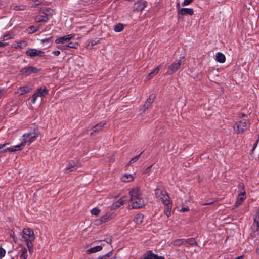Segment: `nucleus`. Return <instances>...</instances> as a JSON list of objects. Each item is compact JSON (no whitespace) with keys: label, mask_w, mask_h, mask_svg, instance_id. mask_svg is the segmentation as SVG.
I'll use <instances>...</instances> for the list:
<instances>
[{"label":"nucleus","mask_w":259,"mask_h":259,"mask_svg":"<svg viewBox=\"0 0 259 259\" xmlns=\"http://www.w3.org/2000/svg\"><path fill=\"white\" fill-rule=\"evenodd\" d=\"M133 221L136 224L138 225L142 224L143 221V215L141 213L136 214L134 217Z\"/></svg>","instance_id":"nucleus-25"},{"label":"nucleus","mask_w":259,"mask_h":259,"mask_svg":"<svg viewBox=\"0 0 259 259\" xmlns=\"http://www.w3.org/2000/svg\"><path fill=\"white\" fill-rule=\"evenodd\" d=\"M28 250H29V252L30 253H32L33 252V247H31V248H28Z\"/></svg>","instance_id":"nucleus-58"},{"label":"nucleus","mask_w":259,"mask_h":259,"mask_svg":"<svg viewBox=\"0 0 259 259\" xmlns=\"http://www.w3.org/2000/svg\"><path fill=\"white\" fill-rule=\"evenodd\" d=\"M80 166V164L77 160L70 161L66 168V172H70L76 170Z\"/></svg>","instance_id":"nucleus-11"},{"label":"nucleus","mask_w":259,"mask_h":259,"mask_svg":"<svg viewBox=\"0 0 259 259\" xmlns=\"http://www.w3.org/2000/svg\"><path fill=\"white\" fill-rule=\"evenodd\" d=\"M247 121L246 119L241 120L237 122H236L234 125V129L238 133L243 132L247 128Z\"/></svg>","instance_id":"nucleus-6"},{"label":"nucleus","mask_w":259,"mask_h":259,"mask_svg":"<svg viewBox=\"0 0 259 259\" xmlns=\"http://www.w3.org/2000/svg\"><path fill=\"white\" fill-rule=\"evenodd\" d=\"M52 54L56 56H58L60 54V51L59 50H56L52 52Z\"/></svg>","instance_id":"nucleus-53"},{"label":"nucleus","mask_w":259,"mask_h":259,"mask_svg":"<svg viewBox=\"0 0 259 259\" xmlns=\"http://www.w3.org/2000/svg\"><path fill=\"white\" fill-rule=\"evenodd\" d=\"M213 203V202H210L206 203H204L202 204V205H210Z\"/></svg>","instance_id":"nucleus-60"},{"label":"nucleus","mask_w":259,"mask_h":259,"mask_svg":"<svg viewBox=\"0 0 259 259\" xmlns=\"http://www.w3.org/2000/svg\"><path fill=\"white\" fill-rule=\"evenodd\" d=\"M5 254H6L5 250L4 248L1 247L0 248V257L2 258V257H4L5 255Z\"/></svg>","instance_id":"nucleus-46"},{"label":"nucleus","mask_w":259,"mask_h":259,"mask_svg":"<svg viewBox=\"0 0 259 259\" xmlns=\"http://www.w3.org/2000/svg\"><path fill=\"white\" fill-rule=\"evenodd\" d=\"M181 64V60H179L174 62L169 66L168 70L167 71V74L168 75L172 74L179 69Z\"/></svg>","instance_id":"nucleus-12"},{"label":"nucleus","mask_w":259,"mask_h":259,"mask_svg":"<svg viewBox=\"0 0 259 259\" xmlns=\"http://www.w3.org/2000/svg\"><path fill=\"white\" fill-rule=\"evenodd\" d=\"M131 196L130 201H135V199L139 198H144L139 187L133 188L129 192Z\"/></svg>","instance_id":"nucleus-9"},{"label":"nucleus","mask_w":259,"mask_h":259,"mask_svg":"<svg viewBox=\"0 0 259 259\" xmlns=\"http://www.w3.org/2000/svg\"><path fill=\"white\" fill-rule=\"evenodd\" d=\"M189 210V208L188 207H182L181 209V211L182 212H185V211H187Z\"/></svg>","instance_id":"nucleus-54"},{"label":"nucleus","mask_w":259,"mask_h":259,"mask_svg":"<svg viewBox=\"0 0 259 259\" xmlns=\"http://www.w3.org/2000/svg\"><path fill=\"white\" fill-rule=\"evenodd\" d=\"M243 258H244V256L241 255V256H238V257L235 258L234 259H243Z\"/></svg>","instance_id":"nucleus-61"},{"label":"nucleus","mask_w":259,"mask_h":259,"mask_svg":"<svg viewBox=\"0 0 259 259\" xmlns=\"http://www.w3.org/2000/svg\"><path fill=\"white\" fill-rule=\"evenodd\" d=\"M21 250L22 253L21 254L20 258L22 259H27L28 256L27 249L23 247Z\"/></svg>","instance_id":"nucleus-36"},{"label":"nucleus","mask_w":259,"mask_h":259,"mask_svg":"<svg viewBox=\"0 0 259 259\" xmlns=\"http://www.w3.org/2000/svg\"><path fill=\"white\" fill-rule=\"evenodd\" d=\"M106 124V122L102 121L95 125L93 128V132H96L101 131Z\"/></svg>","instance_id":"nucleus-23"},{"label":"nucleus","mask_w":259,"mask_h":259,"mask_svg":"<svg viewBox=\"0 0 259 259\" xmlns=\"http://www.w3.org/2000/svg\"><path fill=\"white\" fill-rule=\"evenodd\" d=\"M52 38V36H50L49 37L45 38L44 39H41V41L42 43L50 42V41L51 40Z\"/></svg>","instance_id":"nucleus-47"},{"label":"nucleus","mask_w":259,"mask_h":259,"mask_svg":"<svg viewBox=\"0 0 259 259\" xmlns=\"http://www.w3.org/2000/svg\"><path fill=\"white\" fill-rule=\"evenodd\" d=\"M110 219H111V215L106 214L105 215L102 216L99 219L96 220L95 224L97 225H101L103 223L108 221Z\"/></svg>","instance_id":"nucleus-17"},{"label":"nucleus","mask_w":259,"mask_h":259,"mask_svg":"<svg viewBox=\"0 0 259 259\" xmlns=\"http://www.w3.org/2000/svg\"><path fill=\"white\" fill-rule=\"evenodd\" d=\"M216 61L221 63H224L226 61V57L222 53L218 52L216 55Z\"/></svg>","instance_id":"nucleus-24"},{"label":"nucleus","mask_w":259,"mask_h":259,"mask_svg":"<svg viewBox=\"0 0 259 259\" xmlns=\"http://www.w3.org/2000/svg\"><path fill=\"white\" fill-rule=\"evenodd\" d=\"M155 98V95L153 94L150 95L147 101L145 103L143 107L141 109L140 111L141 113L145 112L148 108L151 106L152 103L153 102Z\"/></svg>","instance_id":"nucleus-10"},{"label":"nucleus","mask_w":259,"mask_h":259,"mask_svg":"<svg viewBox=\"0 0 259 259\" xmlns=\"http://www.w3.org/2000/svg\"><path fill=\"white\" fill-rule=\"evenodd\" d=\"M5 93V90L4 89H0V95H2Z\"/></svg>","instance_id":"nucleus-62"},{"label":"nucleus","mask_w":259,"mask_h":259,"mask_svg":"<svg viewBox=\"0 0 259 259\" xmlns=\"http://www.w3.org/2000/svg\"><path fill=\"white\" fill-rule=\"evenodd\" d=\"M165 206L164 213L167 217H169L171 214V210L172 206V203L171 200L163 203Z\"/></svg>","instance_id":"nucleus-18"},{"label":"nucleus","mask_w":259,"mask_h":259,"mask_svg":"<svg viewBox=\"0 0 259 259\" xmlns=\"http://www.w3.org/2000/svg\"><path fill=\"white\" fill-rule=\"evenodd\" d=\"M35 2L36 3H35V5H39V1L38 0H34Z\"/></svg>","instance_id":"nucleus-63"},{"label":"nucleus","mask_w":259,"mask_h":259,"mask_svg":"<svg viewBox=\"0 0 259 259\" xmlns=\"http://www.w3.org/2000/svg\"><path fill=\"white\" fill-rule=\"evenodd\" d=\"M185 239L181 238L177 239L173 241L172 244L174 246H180L181 245H185Z\"/></svg>","instance_id":"nucleus-27"},{"label":"nucleus","mask_w":259,"mask_h":259,"mask_svg":"<svg viewBox=\"0 0 259 259\" xmlns=\"http://www.w3.org/2000/svg\"><path fill=\"white\" fill-rule=\"evenodd\" d=\"M253 229L255 231H258L259 229V222H255L254 221L253 224Z\"/></svg>","instance_id":"nucleus-43"},{"label":"nucleus","mask_w":259,"mask_h":259,"mask_svg":"<svg viewBox=\"0 0 259 259\" xmlns=\"http://www.w3.org/2000/svg\"><path fill=\"white\" fill-rule=\"evenodd\" d=\"M8 45V42H2L0 41V48H3Z\"/></svg>","instance_id":"nucleus-52"},{"label":"nucleus","mask_w":259,"mask_h":259,"mask_svg":"<svg viewBox=\"0 0 259 259\" xmlns=\"http://www.w3.org/2000/svg\"><path fill=\"white\" fill-rule=\"evenodd\" d=\"M238 187L241 188V191L238 193V198L234 205V207H238L243 201L246 198V192L244 189V186L242 183H240Z\"/></svg>","instance_id":"nucleus-3"},{"label":"nucleus","mask_w":259,"mask_h":259,"mask_svg":"<svg viewBox=\"0 0 259 259\" xmlns=\"http://www.w3.org/2000/svg\"><path fill=\"white\" fill-rule=\"evenodd\" d=\"M152 166V165H151V166L148 167L146 168V169L143 172V174L149 173L151 170V168Z\"/></svg>","instance_id":"nucleus-51"},{"label":"nucleus","mask_w":259,"mask_h":259,"mask_svg":"<svg viewBox=\"0 0 259 259\" xmlns=\"http://www.w3.org/2000/svg\"><path fill=\"white\" fill-rule=\"evenodd\" d=\"M256 251V253H257L258 254H259V246H258V247L257 248Z\"/></svg>","instance_id":"nucleus-64"},{"label":"nucleus","mask_w":259,"mask_h":259,"mask_svg":"<svg viewBox=\"0 0 259 259\" xmlns=\"http://www.w3.org/2000/svg\"><path fill=\"white\" fill-rule=\"evenodd\" d=\"M39 71V69L34 66H27L23 68L20 73L22 75L29 76L31 74H36Z\"/></svg>","instance_id":"nucleus-7"},{"label":"nucleus","mask_w":259,"mask_h":259,"mask_svg":"<svg viewBox=\"0 0 259 259\" xmlns=\"http://www.w3.org/2000/svg\"><path fill=\"white\" fill-rule=\"evenodd\" d=\"M125 200H123V198H121L119 199L115 204V208H118L120 207L121 205H122L124 202Z\"/></svg>","instance_id":"nucleus-38"},{"label":"nucleus","mask_w":259,"mask_h":259,"mask_svg":"<svg viewBox=\"0 0 259 259\" xmlns=\"http://www.w3.org/2000/svg\"><path fill=\"white\" fill-rule=\"evenodd\" d=\"M147 6L146 1H139L135 3L134 6V10L137 11H142Z\"/></svg>","instance_id":"nucleus-15"},{"label":"nucleus","mask_w":259,"mask_h":259,"mask_svg":"<svg viewBox=\"0 0 259 259\" xmlns=\"http://www.w3.org/2000/svg\"><path fill=\"white\" fill-rule=\"evenodd\" d=\"M24 146V142H21V143L19 145L14 146L12 147L7 148L8 149V151H10L11 152H15L16 151H19L22 150Z\"/></svg>","instance_id":"nucleus-20"},{"label":"nucleus","mask_w":259,"mask_h":259,"mask_svg":"<svg viewBox=\"0 0 259 259\" xmlns=\"http://www.w3.org/2000/svg\"><path fill=\"white\" fill-rule=\"evenodd\" d=\"M75 34H70L65 36H63L62 37H60L55 40V43L59 44H63L65 42H68L72 38H73L75 36Z\"/></svg>","instance_id":"nucleus-13"},{"label":"nucleus","mask_w":259,"mask_h":259,"mask_svg":"<svg viewBox=\"0 0 259 259\" xmlns=\"http://www.w3.org/2000/svg\"><path fill=\"white\" fill-rule=\"evenodd\" d=\"M48 93L49 90L46 86H43L37 88L36 92L33 94L32 96L31 102L33 104H35L36 103V99L38 97L41 98L44 97L47 95Z\"/></svg>","instance_id":"nucleus-2"},{"label":"nucleus","mask_w":259,"mask_h":259,"mask_svg":"<svg viewBox=\"0 0 259 259\" xmlns=\"http://www.w3.org/2000/svg\"><path fill=\"white\" fill-rule=\"evenodd\" d=\"M258 141H259V139H257V141L254 143V144L253 145V150H254L255 149V148L257 147V145L258 144Z\"/></svg>","instance_id":"nucleus-56"},{"label":"nucleus","mask_w":259,"mask_h":259,"mask_svg":"<svg viewBox=\"0 0 259 259\" xmlns=\"http://www.w3.org/2000/svg\"><path fill=\"white\" fill-rule=\"evenodd\" d=\"M98 259H116V256H114L113 257H111L110 258H106V256H105L104 255L102 256H99Z\"/></svg>","instance_id":"nucleus-50"},{"label":"nucleus","mask_w":259,"mask_h":259,"mask_svg":"<svg viewBox=\"0 0 259 259\" xmlns=\"http://www.w3.org/2000/svg\"><path fill=\"white\" fill-rule=\"evenodd\" d=\"M100 212V210L97 208H94L91 211L92 214L96 216H98Z\"/></svg>","instance_id":"nucleus-40"},{"label":"nucleus","mask_w":259,"mask_h":259,"mask_svg":"<svg viewBox=\"0 0 259 259\" xmlns=\"http://www.w3.org/2000/svg\"><path fill=\"white\" fill-rule=\"evenodd\" d=\"M124 25L121 23H118L114 27V30L116 32H120L124 29Z\"/></svg>","instance_id":"nucleus-33"},{"label":"nucleus","mask_w":259,"mask_h":259,"mask_svg":"<svg viewBox=\"0 0 259 259\" xmlns=\"http://www.w3.org/2000/svg\"><path fill=\"white\" fill-rule=\"evenodd\" d=\"M10 144V143H6L3 144H0V154L2 153H4L6 152L8 150V148L4 149L5 147H6L7 145Z\"/></svg>","instance_id":"nucleus-35"},{"label":"nucleus","mask_w":259,"mask_h":259,"mask_svg":"<svg viewBox=\"0 0 259 259\" xmlns=\"http://www.w3.org/2000/svg\"><path fill=\"white\" fill-rule=\"evenodd\" d=\"M39 134V131L38 128H34L33 132H29L24 133L22 136L21 142H24V146L26 144L29 145L33 141H34Z\"/></svg>","instance_id":"nucleus-1"},{"label":"nucleus","mask_w":259,"mask_h":259,"mask_svg":"<svg viewBox=\"0 0 259 259\" xmlns=\"http://www.w3.org/2000/svg\"><path fill=\"white\" fill-rule=\"evenodd\" d=\"M99 41V39L98 38H96L91 41V42L87 45V48L88 49H91V47L98 44Z\"/></svg>","instance_id":"nucleus-34"},{"label":"nucleus","mask_w":259,"mask_h":259,"mask_svg":"<svg viewBox=\"0 0 259 259\" xmlns=\"http://www.w3.org/2000/svg\"><path fill=\"white\" fill-rule=\"evenodd\" d=\"M31 30L33 32H34L35 31H36V29H35V27L34 26H31L30 27Z\"/></svg>","instance_id":"nucleus-59"},{"label":"nucleus","mask_w":259,"mask_h":259,"mask_svg":"<svg viewBox=\"0 0 259 259\" xmlns=\"http://www.w3.org/2000/svg\"><path fill=\"white\" fill-rule=\"evenodd\" d=\"M112 253V251H111L107 253V254H105L104 255L106 256V258H109V257L111 256Z\"/></svg>","instance_id":"nucleus-55"},{"label":"nucleus","mask_w":259,"mask_h":259,"mask_svg":"<svg viewBox=\"0 0 259 259\" xmlns=\"http://www.w3.org/2000/svg\"><path fill=\"white\" fill-rule=\"evenodd\" d=\"M36 21L38 22H47L48 21V17L47 15H38L36 17Z\"/></svg>","instance_id":"nucleus-30"},{"label":"nucleus","mask_w":259,"mask_h":259,"mask_svg":"<svg viewBox=\"0 0 259 259\" xmlns=\"http://www.w3.org/2000/svg\"><path fill=\"white\" fill-rule=\"evenodd\" d=\"M78 44L76 42H70L67 46L68 47V48H73L76 49L78 46Z\"/></svg>","instance_id":"nucleus-39"},{"label":"nucleus","mask_w":259,"mask_h":259,"mask_svg":"<svg viewBox=\"0 0 259 259\" xmlns=\"http://www.w3.org/2000/svg\"><path fill=\"white\" fill-rule=\"evenodd\" d=\"M134 180L133 176L131 174H126L121 177V181L124 182H130Z\"/></svg>","instance_id":"nucleus-29"},{"label":"nucleus","mask_w":259,"mask_h":259,"mask_svg":"<svg viewBox=\"0 0 259 259\" xmlns=\"http://www.w3.org/2000/svg\"><path fill=\"white\" fill-rule=\"evenodd\" d=\"M132 203V207L134 209L141 208L145 206L148 201L145 198H139L135 199V201H131Z\"/></svg>","instance_id":"nucleus-5"},{"label":"nucleus","mask_w":259,"mask_h":259,"mask_svg":"<svg viewBox=\"0 0 259 259\" xmlns=\"http://www.w3.org/2000/svg\"><path fill=\"white\" fill-rule=\"evenodd\" d=\"M57 48L62 50H66L68 49V47L66 45H58Z\"/></svg>","instance_id":"nucleus-45"},{"label":"nucleus","mask_w":259,"mask_h":259,"mask_svg":"<svg viewBox=\"0 0 259 259\" xmlns=\"http://www.w3.org/2000/svg\"><path fill=\"white\" fill-rule=\"evenodd\" d=\"M155 193L156 197L159 200H160L163 203L170 200L168 193L165 191H162L160 188H156L155 190Z\"/></svg>","instance_id":"nucleus-4"},{"label":"nucleus","mask_w":259,"mask_h":259,"mask_svg":"<svg viewBox=\"0 0 259 259\" xmlns=\"http://www.w3.org/2000/svg\"><path fill=\"white\" fill-rule=\"evenodd\" d=\"M161 68V65H158L153 71H152L148 75V78L150 79L153 77L155 75L157 74Z\"/></svg>","instance_id":"nucleus-31"},{"label":"nucleus","mask_w":259,"mask_h":259,"mask_svg":"<svg viewBox=\"0 0 259 259\" xmlns=\"http://www.w3.org/2000/svg\"><path fill=\"white\" fill-rule=\"evenodd\" d=\"M140 259H164V257L158 256L157 254H154L152 250H149L144 255L143 258Z\"/></svg>","instance_id":"nucleus-14"},{"label":"nucleus","mask_w":259,"mask_h":259,"mask_svg":"<svg viewBox=\"0 0 259 259\" xmlns=\"http://www.w3.org/2000/svg\"><path fill=\"white\" fill-rule=\"evenodd\" d=\"M193 13V9L192 8H183L178 11V15H185L187 14L192 15Z\"/></svg>","instance_id":"nucleus-19"},{"label":"nucleus","mask_w":259,"mask_h":259,"mask_svg":"<svg viewBox=\"0 0 259 259\" xmlns=\"http://www.w3.org/2000/svg\"><path fill=\"white\" fill-rule=\"evenodd\" d=\"M31 88H30L27 85H25L23 87H20L19 88V91L16 92V94H18L19 96L23 95L27 93L30 92Z\"/></svg>","instance_id":"nucleus-22"},{"label":"nucleus","mask_w":259,"mask_h":259,"mask_svg":"<svg viewBox=\"0 0 259 259\" xmlns=\"http://www.w3.org/2000/svg\"><path fill=\"white\" fill-rule=\"evenodd\" d=\"M105 241H106L107 243H111L112 239L111 238H107L106 240H105Z\"/></svg>","instance_id":"nucleus-57"},{"label":"nucleus","mask_w":259,"mask_h":259,"mask_svg":"<svg viewBox=\"0 0 259 259\" xmlns=\"http://www.w3.org/2000/svg\"><path fill=\"white\" fill-rule=\"evenodd\" d=\"M50 11H52V10L49 8H45L42 10V13L47 16L48 13H49Z\"/></svg>","instance_id":"nucleus-44"},{"label":"nucleus","mask_w":259,"mask_h":259,"mask_svg":"<svg viewBox=\"0 0 259 259\" xmlns=\"http://www.w3.org/2000/svg\"><path fill=\"white\" fill-rule=\"evenodd\" d=\"M102 249V246L101 245L96 246L95 247H93L90 248V249L87 250V253L88 254H91L93 253H95L98 252Z\"/></svg>","instance_id":"nucleus-26"},{"label":"nucleus","mask_w":259,"mask_h":259,"mask_svg":"<svg viewBox=\"0 0 259 259\" xmlns=\"http://www.w3.org/2000/svg\"><path fill=\"white\" fill-rule=\"evenodd\" d=\"M13 37L12 36V34H5L3 36V41L8 40L10 39H12Z\"/></svg>","instance_id":"nucleus-41"},{"label":"nucleus","mask_w":259,"mask_h":259,"mask_svg":"<svg viewBox=\"0 0 259 259\" xmlns=\"http://www.w3.org/2000/svg\"><path fill=\"white\" fill-rule=\"evenodd\" d=\"M185 244L188 246H197V243L194 238H190L188 239H185Z\"/></svg>","instance_id":"nucleus-28"},{"label":"nucleus","mask_w":259,"mask_h":259,"mask_svg":"<svg viewBox=\"0 0 259 259\" xmlns=\"http://www.w3.org/2000/svg\"><path fill=\"white\" fill-rule=\"evenodd\" d=\"M23 233L28 237V239H31V240H34L35 236L34 232L32 229L30 228H24L23 230Z\"/></svg>","instance_id":"nucleus-16"},{"label":"nucleus","mask_w":259,"mask_h":259,"mask_svg":"<svg viewBox=\"0 0 259 259\" xmlns=\"http://www.w3.org/2000/svg\"><path fill=\"white\" fill-rule=\"evenodd\" d=\"M254 221L256 222H259V210L256 212L254 217Z\"/></svg>","instance_id":"nucleus-49"},{"label":"nucleus","mask_w":259,"mask_h":259,"mask_svg":"<svg viewBox=\"0 0 259 259\" xmlns=\"http://www.w3.org/2000/svg\"><path fill=\"white\" fill-rule=\"evenodd\" d=\"M26 55L31 58H34L37 56L44 57V52L35 48H29L26 52Z\"/></svg>","instance_id":"nucleus-8"},{"label":"nucleus","mask_w":259,"mask_h":259,"mask_svg":"<svg viewBox=\"0 0 259 259\" xmlns=\"http://www.w3.org/2000/svg\"><path fill=\"white\" fill-rule=\"evenodd\" d=\"M27 46V43L25 41L23 40L19 42H15L12 45V47L15 49H24Z\"/></svg>","instance_id":"nucleus-21"},{"label":"nucleus","mask_w":259,"mask_h":259,"mask_svg":"<svg viewBox=\"0 0 259 259\" xmlns=\"http://www.w3.org/2000/svg\"><path fill=\"white\" fill-rule=\"evenodd\" d=\"M22 238L23 239L24 241L26 242V246H27L28 248L33 247V244L32 242L34 240L28 239L27 237H26L25 236H23Z\"/></svg>","instance_id":"nucleus-32"},{"label":"nucleus","mask_w":259,"mask_h":259,"mask_svg":"<svg viewBox=\"0 0 259 259\" xmlns=\"http://www.w3.org/2000/svg\"><path fill=\"white\" fill-rule=\"evenodd\" d=\"M143 152H141L140 154H139L138 155L134 157V158H132L128 163L127 164V166H128L130 165H131L132 164L136 162L140 158L141 155L142 154Z\"/></svg>","instance_id":"nucleus-37"},{"label":"nucleus","mask_w":259,"mask_h":259,"mask_svg":"<svg viewBox=\"0 0 259 259\" xmlns=\"http://www.w3.org/2000/svg\"><path fill=\"white\" fill-rule=\"evenodd\" d=\"M193 0H184L182 3V6H187L192 2Z\"/></svg>","instance_id":"nucleus-48"},{"label":"nucleus","mask_w":259,"mask_h":259,"mask_svg":"<svg viewBox=\"0 0 259 259\" xmlns=\"http://www.w3.org/2000/svg\"><path fill=\"white\" fill-rule=\"evenodd\" d=\"M25 9V6L24 5L15 6L14 7V9L16 11L24 10Z\"/></svg>","instance_id":"nucleus-42"}]
</instances>
